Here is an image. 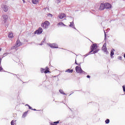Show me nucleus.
<instances>
[{
	"label": "nucleus",
	"instance_id": "39",
	"mask_svg": "<svg viewBox=\"0 0 125 125\" xmlns=\"http://www.w3.org/2000/svg\"><path fill=\"white\" fill-rule=\"evenodd\" d=\"M0 51H1V48H0Z\"/></svg>",
	"mask_w": 125,
	"mask_h": 125
},
{
	"label": "nucleus",
	"instance_id": "3",
	"mask_svg": "<svg viewBox=\"0 0 125 125\" xmlns=\"http://www.w3.org/2000/svg\"><path fill=\"white\" fill-rule=\"evenodd\" d=\"M91 51H90L89 53H91V52H93L95 49H97V44H93L90 46Z\"/></svg>",
	"mask_w": 125,
	"mask_h": 125
},
{
	"label": "nucleus",
	"instance_id": "27",
	"mask_svg": "<svg viewBox=\"0 0 125 125\" xmlns=\"http://www.w3.org/2000/svg\"><path fill=\"white\" fill-rule=\"evenodd\" d=\"M118 59H119V60H122L123 58L122 57V56H119L118 57Z\"/></svg>",
	"mask_w": 125,
	"mask_h": 125
},
{
	"label": "nucleus",
	"instance_id": "6",
	"mask_svg": "<svg viewBox=\"0 0 125 125\" xmlns=\"http://www.w3.org/2000/svg\"><path fill=\"white\" fill-rule=\"evenodd\" d=\"M3 20L4 23H7L8 22V16L6 15H4L2 16Z\"/></svg>",
	"mask_w": 125,
	"mask_h": 125
},
{
	"label": "nucleus",
	"instance_id": "32",
	"mask_svg": "<svg viewBox=\"0 0 125 125\" xmlns=\"http://www.w3.org/2000/svg\"><path fill=\"white\" fill-rule=\"evenodd\" d=\"M87 78H88V79H89V78H90V76L87 75Z\"/></svg>",
	"mask_w": 125,
	"mask_h": 125
},
{
	"label": "nucleus",
	"instance_id": "4",
	"mask_svg": "<svg viewBox=\"0 0 125 125\" xmlns=\"http://www.w3.org/2000/svg\"><path fill=\"white\" fill-rule=\"evenodd\" d=\"M102 50L104 52H105L106 54L108 53V50L107 49V44L104 43L102 47Z\"/></svg>",
	"mask_w": 125,
	"mask_h": 125
},
{
	"label": "nucleus",
	"instance_id": "12",
	"mask_svg": "<svg viewBox=\"0 0 125 125\" xmlns=\"http://www.w3.org/2000/svg\"><path fill=\"white\" fill-rule=\"evenodd\" d=\"M3 10L5 11V12H7V11H8V7L6 5H4Z\"/></svg>",
	"mask_w": 125,
	"mask_h": 125
},
{
	"label": "nucleus",
	"instance_id": "35",
	"mask_svg": "<svg viewBox=\"0 0 125 125\" xmlns=\"http://www.w3.org/2000/svg\"><path fill=\"white\" fill-rule=\"evenodd\" d=\"M75 64H76L77 65H79V64L77 63V62H75Z\"/></svg>",
	"mask_w": 125,
	"mask_h": 125
},
{
	"label": "nucleus",
	"instance_id": "37",
	"mask_svg": "<svg viewBox=\"0 0 125 125\" xmlns=\"http://www.w3.org/2000/svg\"><path fill=\"white\" fill-rule=\"evenodd\" d=\"M6 27H8V24L6 25Z\"/></svg>",
	"mask_w": 125,
	"mask_h": 125
},
{
	"label": "nucleus",
	"instance_id": "21",
	"mask_svg": "<svg viewBox=\"0 0 125 125\" xmlns=\"http://www.w3.org/2000/svg\"><path fill=\"white\" fill-rule=\"evenodd\" d=\"M45 71V69H43L42 68H41V73H44Z\"/></svg>",
	"mask_w": 125,
	"mask_h": 125
},
{
	"label": "nucleus",
	"instance_id": "30",
	"mask_svg": "<svg viewBox=\"0 0 125 125\" xmlns=\"http://www.w3.org/2000/svg\"><path fill=\"white\" fill-rule=\"evenodd\" d=\"M47 16H49L50 17H52V14H49L47 15Z\"/></svg>",
	"mask_w": 125,
	"mask_h": 125
},
{
	"label": "nucleus",
	"instance_id": "36",
	"mask_svg": "<svg viewBox=\"0 0 125 125\" xmlns=\"http://www.w3.org/2000/svg\"><path fill=\"white\" fill-rule=\"evenodd\" d=\"M124 57L125 58V54H124Z\"/></svg>",
	"mask_w": 125,
	"mask_h": 125
},
{
	"label": "nucleus",
	"instance_id": "34",
	"mask_svg": "<svg viewBox=\"0 0 125 125\" xmlns=\"http://www.w3.org/2000/svg\"><path fill=\"white\" fill-rule=\"evenodd\" d=\"M1 62V59L0 58V63Z\"/></svg>",
	"mask_w": 125,
	"mask_h": 125
},
{
	"label": "nucleus",
	"instance_id": "31",
	"mask_svg": "<svg viewBox=\"0 0 125 125\" xmlns=\"http://www.w3.org/2000/svg\"><path fill=\"white\" fill-rule=\"evenodd\" d=\"M2 70H3V69L2 68V67H0V71H2Z\"/></svg>",
	"mask_w": 125,
	"mask_h": 125
},
{
	"label": "nucleus",
	"instance_id": "33",
	"mask_svg": "<svg viewBox=\"0 0 125 125\" xmlns=\"http://www.w3.org/2000/svg\"><path fill=\"white\" fill-rule=\"evenodd\" d=\"M32 110H33V111H37V109H32Z\"/></svg>",
	"mask_w": 125,
	"mask_h": 125
},
{
	"label": "nucleus",
	"instance_id": "13",
	"mask_svg": "<svg viewBox=\"0 0 125 125\" xmlns=\"http://www.w3.org/2000/svg\"><path fill=\"white\" fill-rule=\"evenodd\" d=\"M47 73H50V71H49V68L46 67L45 68L44 73L45 74H47Z\"/></svg>",
	"mask_w": 125,
	"mask_h": 125
},
{
	"label": "nucleus",
	"instance_id": "14",
	"mask_svg": "<svg viewBox=\"0 0 125 125\" xmlns=\"http://www.w3.org/2000/svg\"><path fill=\"white\" fill-rule=\"evenodd\" d=\"M40 0H32V2L33 4H38Z\"/></svg>",
	"mask_w": 125,
	"mask_h": 125
},
{
	"label": "nucleus",
	"instance_id": "10",
	"mask_svg": "<svg viewBox=\"0 0 125 125\" xmlns=\"http://www.w3.org/2000/svg\"><path fill=\"white\" fill-rule=\"evenodd\" d=\"M105 8V4L102 3L99 8V10H104Z\"/></svg>",
	"mask_w": 125,
	"mask_h": 125
},
{
	"label": "nucleus",
	"instance_id": "38",
	"mask_svg": "<svg viewBox=\"0 0 125 125\" xmlns=\"http://www.w3.org/2000/svg\"><path fill=\"white\" fill-rule=\"evenodd\" d=\"M22 1H23V2H25V0H22Z\"/></svg>",
	"mask_w": 125,
	"mask_h": 125
},
{
	"label": "nucleus",
	"instance_id": "19",
	"mask_svg": "<svg viewBox=\"0 0 125 125\" xmlns=\"http://www.w3.org/2000/svg\"><path fill=\"white\" fill-rule=\"evenodd\" d=\"M114 51H115V49H112L111 50V53H110V56L112 57V56H113V55H114Z\"/></svg>",
	"mask_w": 125,
	"mask_h": 125
},
{
	"label": "nucleus",
	"instance_id": "17",
	"mask_svg": "<svg viewBox=\"0 0 125 125\" xmlns=\"http://www.w3.org/2000/svg\"><path fill=\"white\" fill-rule=\"evenodd\" d=\"M57 124H59V121H57L50 124V125H57Z\"/></svg>",
	"mask_w": 125,
	"mask_h": 125
},
{
	"label": "nucleus",
	"instance_id": "23",
	"mask_svg": "<svg viewBox=\"0 0 125 125\" xmlns=\"http://www.w3.org/2000/svg\"><path fill=\"white\" fill-rule=\"evenodd\" d=\"M60 93H61L62 94H63L64 95H65V93H64V91H63V90H59Z\"/></svg>",
	"mask_w": 125,
	"mask_h": 125
},
{
	"label": "nucleus",
	"instance_id": "24",
	"mask_svg": "<svg viewBox=\"0 0 125 125\" xmlns=\"http://www.w3.org/2000/svg\"><path fill=\"white\" fill-rule=\"evenodd\" d=\"M98 51H99V50H98V49H96L95 51H93L94 54H95V53H97V52H98Z\"/></svg>",
	"mask_w": 125,
	"mask_h": 125
},
{
	"label": "nucleus",
	"instance_id": "2",
	"mask_svg": "<svg viewBox=\"0 0 125 125\" xmlns=\"http://www.w3.org/2000/svg\"><path fill=\"white\" fill-rule=\"evenodd\" d=\"M22 45V43L20 42V40H17L16 42V45L11 47V49H15L17 48V47H19V46H21Z\"/></svg>",
	"mask_w": 125,
	"mask_h": 125
},
{
	"label": "nucleus",
	"instance_id": "8",
	"mask_svg": "<svg viewBox=\"0 0 125 125\" xmlns=\"http://www.w3.org/2000/svg\"><path fill=\"white\" fill-rule=\"evenodd\" d=\"M49 46L51 48H58V46L55 43H50L49 44Z\"/></svg>",
	"mask_w": 125,
	"mask_h": 125
},
{
	"label": "nucleus",
	"instance_id": "28",
	"mask_svg": "<svg viewBox=\"0 0 125 125\" xmlns=\"http://www.w3.org/2000/svg\"><path fill=\"white\" fill-rule=\"evenodd\" d=\"M123 91L125 92V85L123 86Z\"/></svg>",
	"mask_w": 125,
	"mask_h": 125
},
{
	"label": "nucleus",
	"instance_id": "26",
	"mask_svg": "<svg viewBox=\"0 0 125 125\" xmlns=\"http://www.w3.org/2000/svg\"><path fill=\"white\" fill-rule=\"evenodd\" d=\"M73 26H74V23L72 22H70L69 24V27H73Z\"/></svg>",
	"mask_w": 125,
	"mask_h": 125
},
{
	"label": "nucleus",
	"instance_id": "18",
	"mask_svg": "<svg viewBox=\"0 0 125 125\" xmlns=\"http://www.w3.org/2000/svg\"><path fill=\"white\" fill-rule=\"evenodd\" d=\"M11 125H16V120H12L11 122Z\"/></svg>",
	"mask_w": 125,
	"mask_h": 125
},
{
	"label": "nucleus",
	"instance_id": "11",
	"mask_svg": "<svg viewBox=\"0 0 125 125\" xmlns=\"http://www.w3.org/2000/svg\"><path fill=\"white\" fill-rule=\"evenodd\" d=\"M58 17L60 19H63V18H65V17H66V14L64 13H61L59 15Z\"/></svg>",
	"mask_w": 125,
	"mask_h": 125
},
{
	"label": "nucleus",
	"instance_id": "20",
	"mask_svg": "<svg viewBox=\"0 0 125 125\" xmlns=\"http://www.w3.org/2000/svg\"><path fill=\"white\" fill-rule=\"evenodd\" d=\"M27 116V112H25L23 113V114L22 115V118H25V117H26Z\"/></svg>",
	"mask_w": 125,
	"mask_h": 125
},
{
	"label": "nucleus",
	"instance_id": "29",
	"mask_svg": "<svg viewBox=\"0 0 125 125\" xmlns=\"http://www.w3.org/2000/svg\"><path fill=\"white\" fill-rule=\"evenodd\" d=\"M25 106H28L29 107V109H30L32 110V107L30 106L28 104H26Z\"/></svg>",
	"mask_w": 125,
	"mask_h": 125
},
{
	"label": "nucleus",
	"instance_id": "15",
	"mask_svg": "<svg viewBox=\"0 0 125 125\" xmlns=\"http://www.w3.org/2000/svg\"><path fill=\"white\" fill-rule=\"evenodd\" d=\"M8 38H10V39H12L13 38V33L9 32L8 34Z\"/></svg>",
	"mask_w": 125,
	"mask_h": 125
},
{
	"label": "nucleus",
	"instance_id": "1",
	"mask_svg": "<svg viewBox=\"0 0 125 125\" xmlns=\"http://www.w3.org/2000/svg\"><path fill=\"white\" fill-rule=\"evenodd\" d=\"M50 25V22L49 21H46L43 23L41 24V27L43 28L44 29H47L48 28V26Z\"/></svg>",
	"mask_w": 125,
	"mask_h": 125
},
{
	"label": "nucleus",
	"instance_id": "7",
	"mask_svg": "<svg viewBox=\"0 0 125 125\" xmlns=\"http://www.w3.org/2000/svg\"><path fill=\"white\" fill-rule=\"evenodd\" d=\"M104 8L106 9H110V8H112V5L109 3H105Z\"/></svg>",
	"mask_w": 125,
	"mask_h": 125
},
{
	"label": "nucleus",
	"instance_id": "22",
	"mask_svg": "<svg viewBox=\"0 0 125 125\" xmlns=\"http://www.w3.org/2000/svg\"><path fill=\"white\" fill-rule=\"evenodd\" d=\"M58 25H61V26H66V25H65L64 23H63L62 22H59L58 23Z\"/></svg>",
	"mask_w": 125,
	"mask_h": 125
},
{
	"label": "nucleus",
	"instance_id": "16",
	"mask_svg": "<svg viewBox=\"0 0 125 125\" xmlns=\"http://www.w3.org/2000/svg\"><path fill=\"white\" fill-rule=\"evenodd\" d=\"M65 72L66 73H73V72H74V70L73 69H67Z\"/></svg>",
	"mask_w": 125,
	"mask_h": 125
},
{
	"label": "nucleus",
	"instance_id": "25",
	"mask_svg": "<svg viewBox=\"0 0 125 125\" xmlns=\"http://www.w3.org/2000/svg\"><path fill=\"white\" fill-rule=\"evenodd\" d=\"M105 123L106 124H109V123H110V120L109 119H106L105 121Z\"/></svg>",
	"mask_w": 125,
	"mask_h": 125
},
{
	"label": "nucleus",
	"instance_id": "9",
	"mask_svg": "<svg viewBox=\"0 0 125 125\" xmlns=\"http://www.w3.org/2000/svg\"><path fill=\"white\" fill-rule=\"evenodd\" d=\"M42 27H39L38 30L35 32V34H37V35H40V34H42Z\"/></svg>",
	"mask_w": 125,
	"mask_h": 125
},
{
	"label": "nucleus",
	"instance_id": "5",
	"mask_svg": "<svg viewBox=\"0 0 125 125\" xmlns=\"http://www.w3.org/2000/svg\"><path fill=\"white\" fill-rule=\"evenodd\" d=\"M75 70H76L77 73H78L79 74H82V73H83V69H82V68H81L80 67H79L78 66H77L75 67Z\"/></svg>",
	"mask_w": 125,
	"mask_h": 125
}]
</instances>
